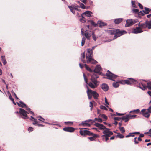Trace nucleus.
<instances>
[{
	"instance_id": "nucleus-59",
	"label": "nucleus",
	"mask_w": 151,
	"mask_h": 151,
	"mask_svg": "<svg viewBox=\"0 0 151 151\" xmlns=\"http://www.w3.org/2000/svg\"><path fill=\"white\" fill-rule=\"evenodd\" d=\"M79 132L81 135H84V130H80Z\"/></svg>"
},
{
	"instance_id": "nucleus-41",
	"label": "nucleus",
	"mask_w": 151,
	"mask_h": 151,
	"mask_svg": "<svg viewBox=\"0 0 151 151\" xmlns=\"http://www.w3.org/2000/svg\"><path fill=\"white\" fill-rule=\"evenodd\" d=\"M129 117L130 119H134L136 118V117L137 116V115H131L130 114H128Z\"/></svg>"
},
{
	"instance_id": "nucleus-36",
	"label": "nucleus",
	"mask_w": 151,
	"mask_h": 151,
	"mask_svg": "<svg viewBox=\"0 0 151 151\" xmlns=\"http://www.w3.org/2000/svg\"><path fill=\"white\" fill-rule=\"evenodd\" d=\"M117 134L116 135V137L119 138H123L124 137V136L123 135L121 134L120 133H117Z\"/></svg>"
},
{
	"instance_id": "nucleus-17",
	"label": "nucleus",
	"mask_w": 151,
	"mask_h": 151,
	"mask_svg": "<svg viewBox=\"0 0 151 151\" xmlns=\"http://www.w3.org/2000/svg\"><path fill=\"white\" fill-rule=\"evenodd\" d=\"M93 14V13L89 11H85V12L82 13L83 14H84L86 16L88 17H90L91 16V14Z\"/></svg>"
},
{
	"instance_id": "nucleus-33",
	"label": "nucleus",
	"mask_w": 151,
	"mask_h": 151,
	"mask_svg": "<svg viewBox=\"0 0 151 151\" xmlns=\"http://www.w3.org/2000/svg\"><path fill=\"white\" fill-rule=\"evenodd\" d=\"M31 117L33 119V120L34 121V122L32 124H33L35 125H37L38 123L37 119H35L34 117H32V116H31Z\"/></svg>"
},
{
	"instance_id": "nucleus-7",
	"label": "nucleus",
	"mask_w": 151,
	"mask_h": 151,
	"mask_svg": "<svg viewBox=\"0 0 151 151\" xmlns=\"http://www.w3.org/2000/svg\"><path fill=\"white\" fill-rule=\"evenodd\" d=\"M19 113L23 116L22 117L24 119H28V117L27 114V111L22 108H19Z\"/></svg>"
},
{
	"instance_id": "nucleus-27",
	"label": "nucleus",
	"mask_w": 151,
	"mask_h": 151,
	"mask_svg": "<svg viewBox=\"0 0 151 151\" xmlns=\"http://www.w3.org/2000/svg\"><path fill=\"white\" fill-rule=\"evenodd\" d=\"M88 85L92 88H94L97 86H95V84H93L91 82H89Z\"/></svg>"
},
{
	"instance_id": "nucleus-51",
	"label": "nucleus",
	"mask_w": 151,
	"mask_h": 151,
	"mask_svg": "<svg viewBox=\"0 0 151 151\" xmlns=\"http://www.w3.org/2000/svg\"><path fill=\"white\" fill-rule=\"evenodd\" d=\"M121 118H119V117H114V120H115V121H116V120H117V121H119L121 119Z\"/></svg>"
},
{
	"instance_id": "nucleus-60",
	"label": "nucleus",
	"mask_w": 151,
	"mask_h": 151,
	"mask_svg": "<svg viewBox=\"0 0 151 151\" xmlns=\"http://www.w3.org/2000/svg\"><path fill=\"white\" fill-rule=\"evenodd\" d=\"M88 135H89L90 136H91V135L92 136L93 135V134H93L91 132H90L89 131H88Z\"/></svg>"
},
{
	"instance_id": "nucleus-8",
	"label": "nucleus",
	"mask_w": 151,
	"mask_h": 151,
	"mask_svg": "<svg viewBox=\"0 0 151 151\" xmlns=\"http://www.w3.org/2000/svg\"><path fill=\"white\" fill-rule=\"evenodd\" d=\"M141 114H142L145 117L148 118L150 113L147 109H144L141 111Z\"/></svg>"
},
{
	"instance_id": "nucleus-19",
	"label": "nucleus",
	"mask_w": 151,
	"mask_h": 151,
	"mask_svg": "<svg viewBox=\"0 0 151 151\" xmlns=\"http://www.w3.org/2000/svg\"><path fill=\"white\" fill-rule=\"evenodd\" d=\"M138 86L142 90H145L146 88V85L143 84L142 83H139Z\"/></svg>"
},
{
	"instance_id": "nucleus-16",
	"label": "nucleus",
	"mask_w": 151,
	"mask_h": 151,
	"mask_svg": "<svg viewBox=\"0 0 151 151\" xmlns=\"http://www.w3.org/2000/svg\"><path fill=\"white\" fill-rule=\"evenodd\" d=\"M90 91H91V95H92L95 99L97 98L99 95L95 91H92L91 89H90Z\"/></svg>"
},
{
	"instance_id": "nucleus-9",
	"label": "nucleus",
	"mask_w": 151,
	"mask_h": 151,
	"mask_svg": "<svg viewBox=\"0 0 151 151\" xmlns=\"http://www.w3.org/2000/svg\"><path fill=\"white\" fill-rule=\"evenodd\" d=\"M101 68L100 65H97L96 66L95 69L93 70V72L96 73L98 74L99 75H101Z\"/></svg>"
},
{
	"instance_id": "nucleus-45",
	"label": "nucleus",
	"mask_w": 151,
	"mask_h": 151,
	"mask_svg": "<svg viewBox=\"0 0 151 151\" xmlns=\"http://www.w3.org/2000/svg\"><path fill=\"white\" fill-rule=\"evenodd\" d=\"M80 7L83 9H86L85 6L84 4L82 3H80Z\"/></svg>"
},
{
	"instance_id": "nucleus-26",
	"label": "nucleus",
	"mask_w": 151,
	"mask_h": 151,
	"mask_svg": "<svg viewBox=\"0 0 151 151\" xmlns=\"http://www.w3.org/2000/svg\"><path fill=\"white\" fill-rule=\"evenodd\" d=\"M84 66L85 67V68L88 71H89L90 72H93V70L90 68L89 66L86 64H85Z\"/></svg>"
},
{
	"instance_id": "nucleus-28",
	"label": "nucleus",
	"mask_w": 151,
	"mask_h": 151,
	"mask_svg": "<svg viewBox=\"0 0 151 151\" xmlns=\"http://www.w3.org/2000/svg\"><path fill=\"white\" fill-rule=\"evenodd\" d=\"M84 35L86 38L88 39H89L90 36L89 35V33L87 31H85L84 33Z\"/></svg>"
},
{
	"instance_id": "nucleus-48",
	"label": "nucleus",
	"mask_w": 151,
	"mask_h": 151,
	"mask_svg": "<svg viewBox=\"0 0 151 151\" xmlns=\"http://www.w3.org/2000/svg\"><path fill=\"white\" fill-rule=\"evenodd\" d=\"M135 1H131V3L132 6L133 7L136 8V5L135 4Z\"/></svg>"
},
{
	"instance_id": "nucleus-6",
	"label": "nucleus",
	"mask_w": 151,
	"mask_h": 151,
	"mask_svg": "<svg viewBox=\"0 0 151 151\" xmlns=\"http://www.w3.org/2000/svg\"><path fill=\"white\" fill-rule=\"evenodd\" d=\"M137 22L136 20L132 19H127L126 21L125 27H129L131 26Z\"/></svg>"
},
{
	"instance_id": "nucleus-63",
	"label": "nucleus",
	"mask_w": 151,
	"mask_h": 151,
	"mask_svg": "<svg viewBox=\"0 0 151 151\" xmlns=\"http://www.w3.org/2000/svg\"><path fill=\"white\" fill-rule=\"evenodd\" d=\"M137 137H136L134 138V143L136 144H138L139 142L138 141H136Z\"/></svg>"
},
{
	"instance_id": "nucleus-52",
	"label": "nucleus",
	"mask_w": 151,
	"mask_h": 151,
	"mask_svg": "<svg viewBox=\"0 0 151 151\" xmlns=\"http://www.w3.org/2000/svg\"><path fill=\"white\" fill-rule=\"evenodd\" d=\"M89 107H91L90 110L91 111L93 108V103L91 101L90 102Z\"/></svg>"
},
{
	"instance_id": "nucleus-34",
	"label": "nucleus",
	"mask_w": 151,
	"mask_h": 151,
	"mask_svg": "<svg viewBox=\"0 0 151 151\" xmlns=\"http://www.w3.org/2000/svg\"><path fill=\"white\" fill-rule=\"evenodd\" d=\"M119 129H120V131H121L122 133H124L125 132V129L123 127H119Z\"/></svg>"
},
{
	"instance_id": "nucleus-38",
	"label": "nucleus",
	"mask_w": 151,
	"mask_h": 151,
	"mask_svg": "<svg viewBox=\"0 0 151 151\" xmlns=\"http://www.w3.org/2000/svg\"><path fill=\"white\" fill-rule=\"evenodd\" d=\"M82 124L84 126H88L89 127L90 125L89 124H88L85 121H83L82 122Z\"/></svg>"
},
{
	"instance_id": "nucleus-35",
	"label": "nucleus",
	"mask_w": 151,
	"mask_h": 151,
	"mask_svg": "<svg viewBox=\"0 0 151 151\" xmlns=\"http://www.w3.org/2000/svg\"><path fill=\"white\" fill-rule=\"evenodd\" d=\"M68 7L70 9V11L74 14H75V12L74 11V9H73L71 6H70L68 5Z\"/></svg>"
},
{
	"instance_id": "nucleus-53",
	"label": "nucleus",
	"mask_w": 151,
	"mask_h": 151,
	"mask_svg": "<svg viewBox=\"0 0 151 151\" xmlns=\"http://www.w3.org/2000/svg\"><path fill=\"white\" fill-rule=\"evenodd\" d=\"M84 76V80H85V81L86 84H88V80H87V78L86 77V76Z\"/></svg>"
},
{
	"instance_id": "nucleus-49",
	"label": "nucleus",
	"mask_w": 151,
	"mask_h": 151,
	"mask_svg": "<svg viewBox=\"0 0 151 151\" xmlns=\"http://www.w3.org/2000/svg\"><path fill=\"white\" fill-rule=\"evenodd\" d=\"M138 15H139L143 16L144 15V13L142 11H140V12L139 11V12H138Z\"/></svg>"
},
{
	"instance_id": "nucleus-18",
	"label": "nucleus",
	"mask_w": 151,
	"mask_h": 151,
	"mask_svg": "<svg viewBox=\"0 0 151 151\" xmlns=\"http://www.w3.org/2000/svg\"><path fill=\"white\" fill-rule=\"evenodd\" d=\"M16 103L17 104L18 106L22 108L24 107H27L26 105L22 101H19V102H17Z\"/></svg>"
},
{
	"instance_id": "nucleus-31",
	"label": "nucleus",
	"mask_w": 151,
	"mask_h": 151,
	"mask_svg": "<svg viewBox=\"0 0 151 151\" xmlns=\"http://www.w3.org/2000/svg\"><path fill=\"white\" fill-rule=\"evenodd\" d=\"M144 9H145V14H148L149 12L151 11V10L149 8L146 7H145Z\"/></svg>"
},
{
	"instance_id": "nucleus-22",
	"label": "nucleus",
	"mask_w": 151,
	"mask_h": 151,
	"mask_svg": "<svg viewBox=\"0 0 151 151\" xmlns=\"http://www.w3.org/2000/svg\"><path fill=\"white\" fill-rule=\"evenodd\" d=\"M87 93L88 99H90L92 98V95H91V91H90V89H89L88 88V90L87 91Z\"/></svg>"
},
{
	"instance_id": "nucleus-55",
	"label": "nucleus",
	"mask_w": 151,
	"mask_h": 151,
	"mask_svg": "<svg viewBox=\"0 0 151 151\" xmlns=\"http://www.w3.org/2000/svg\"><path fill=\"white\" fill-rule=\"evenodd\" d=\"M138 6H139V8L142 9H143V6L139 3H138Z\"/></svg>"
},
{
	"instance_id": "nucleus-40",
	"label": "nucleus",
	"mask_w": 151,
	"mask_h": 151,
	"mask_svg": "<svg viewBox=\"0 0 151 151\" xmlns=\"http://www.w3.org/2000/svg\"><path fill=\"white\" fill-rule=\"evenodd\" d=\"M130 119L128 115H126L125 119L124 121L125 122H127Z\"/></svg>"
},
{
	"instance_id": "nucleus-25",
	"label": "nucleus",
	"mask_w": 151,
	"mask_h": 151,
	"mask_svg": "<svg viewBox=\"0 0 151 151\" xmlns=\"http://www.w3.org/2000/svg\"><path fill=\"white\" fill-rule=\"evenodd\" d=\"M105 76H117L116 75L112 73L109 70H108L107 73H106Z\"/></svg>"
},
{
	"instance_id": "nucleus-56",
	"label": "nucleus",
	"mask_w": 151,
	"mask_h": 151,
	"mask_svg": "<svg viewBox=\"0 0 151 151\" xmlns=\"http://www.w3.org/2000/svg\"><path fill=\"white\" fill-rule=\"evenodd\" d=\"M27 113H28L29 114H32V115L34 116V112L31 111H29L28 112H27Z\"/></svg>"
},
{
	"instance_id": "nucleus-21",
	"label": "nucleus",
	"mask_w": 151,
	"mask_h": 151,
	"mask_svg": "<svg viewBox=\"0 0 151 151\" xmlns=\"http://www.w3.org/2000/svg\"><path fill=\"white\" fill-rule=\"evenodd\" d=\"M83 14H82L81 15V18L80 19V21L82 23H84L86 22V19L83 17Z\"/></svg>"
},
{
	"instance_id": "nucleus-62",
	"label": "nucleus",
	"mask_w": 151,
	"mask_h": 151,
	"mask_svg": "<svg viewBox=\"0 0 151 151\" xmlns=\"http://www.w3.org/2000/svg\"><path fill=\"white\" fill-rule=\"evenodd\" d=\"M65 124H72L73 122H71L70 121H68V122H65Z\"/></svg>"
},
{
	"instance_id": "nucleus-29",
	"label": "nucleus",
	"mask_w": 151,
	"mask_h": 151,
	"mask_svg": "<svg viewBox=\"0 0 151 151\" xmlns=\"http://www.w3.org/2000/svg\"><path fill=\"white\" fill-rule=\"evenodd\" d=\"M146 22L147 23V27L149 29H151V23L150 22H149V21L147 20L146 21Z\"/></svg>"
},
{
	"instance_id": "nucleus-37",
	"label": "nucleus",
	"mask_w": 151,
	"mask_h": 151,
	"mask_svg": "<svg viewBox=\"0 0 151 151\" xmlns=\"http://www.w3.org/2000/svg\"><path fill=\"white\" fill-rule=\"evenodd\" d=\"M92 38L93 40L96 41V40L97 37H96L95 35L94 34V32H92Z\"/></svg>"
},
{
	"instance_id": "nucleus-2",
	"label": "nucleus",
	"mask_w": 151,
	"mask_h": 151,
	"mask_svg": "<svg viewBox=\"0 0 151 151\" xmlns=\"http://www.w3.org/2000/svg\"><path fill=\"white\" fill-rule=\"evenodd\" d=\"M137 82V81L136 80L133 78H129L126 80H123L114 83H113L112 85L114 88H117L119 86V83L123 85L125 84L131 85L133 83L136 84Z\"/></svg>"
},
{
	"instance_id": "nucleus-32",
	"label": "nucleus",
	"mask_w": 151,
	"mask_h": 151,
	"mask_svg": "<svg viewBox=\"0 0 151 151\" xmlns=\"http://www.w3.org/2000/svg\"><path fill=\"white\" fill-rule=\"evenodd\" d=\"M140 27L142 28H146L147 27V23L146 21L144 23H141V25H140Z\"/></svg>"
},
{
	"instance_id": "nucleus-47",
	"label": "nucleus",
	"mask_w": 151,
	"mask_h": 151,
	"mask_svg": "<svg viewBox=\"0 0 151 151\" xmlns=\"http://www.w3.org/2000/svg\"><path fill=\"white\" fill-rule=\"evenodd\" d=\"M100 108L101 109L105 110H107V109L104 106H101L100 107Z\"/></svg>"
},
{
	"instance_id": "nucleus-15",
	"label": "nucleus",
	"mask_w": 151,
	"mask_h": 151,
	"mask_svg": "<svg viewBox=\"0 0 151 151\" xmlns=\"http://www.w3.org/2000/svg\"><path fill=\"white\" fill-rule=\"evenodd\" d=\"M123 19L122 18H116L114 19V22L115 24H118L120 23Z\"/></svg>"
},
{
	"instance_id": "nucleus-12",
	"label": "nucleus",
	"mask_w": 151,
	"mask_h": 151,
	"mask_svg": "<svg viewBox=\"0 0 151 151\" xmlns=\"http://www.w3.org/2000/svg\"><path fill=\"white\" fill-rule=\"evenodd\" d=\"M101 88L104 91H106L109 89V86L107 84L103 83L101 86Z\"/></svg>"
},
{
	"instance_id": "nucleus-43",
	"label": "nucleus",
	"mask_w": 151,
	"mask_h": 151,
	"mask_svg": "<svg viewBox=\"0 0 151 151\" xmlns=\"http://www.w3.org/2000/svg\"><path fill=\"white\" fill-rule=\"evenodd\" d=\"M37 118H38V120L40 121L44 122L45 120V119L41 116H38Z\"/></svg>"
},
{
	"instance_id": "nucleus-61",
	"label": "nucleus",
	"mask_w": 151,
	"mask_h": 151,
	"mask_svg": "<svg viewBox=\"0 0 151 151\" xmlns=\"http://www.w3.org/2000/svg\"><path fill=\"white\" fill-rule=\"evenodd\" d=\"M9 98L12 101H14V99L13 98H12V97L10 94L9 96Z\"/></svg>"
},
{
	"instance_id": "nucleus-10",
	"label": "nucleus",
	"mask_w": 151,
	"mask_h": 151,
	"mask_svg": "<svg viewBox=\"0 0 151 151\" xmlns=\"http://www.w3.org/2000/svg\"><path fill=\"white\" fill-rule=\"evenodd\" d=\"M91 80L96 86H98L99 84V82L97 80V79L99 77L98 76H91Z\"/></svg>"
},
{
	"instance_id": "nucleus-24",
	"label": "nucleus",
	"mask_w": 151,
	"mask_h": 151,
	"mask_svg": "<svg viewBox=\"0 0 151 151\" xmlns=\"http://www.w3.org/2000/svg\"><path fill=\"white\" fill-rule=\"evenodd\" d=\"M1 60L4 65H5L7 63V62L5 59V56H1Z\"/></svg>"
},
{
	"instance_id": "nucleus-30",
	"label": "nucleus",
	"mask_w": 151,
	"mask_h": 151,
	"mask_svg": "<svg viewBox=\"0 0 151 151\" xmlns=\"http://www.w3.org/2000/svg\"><path fill=\"white\" fill-rule=\"evenodd\" d=\"M140 110L139 109L134 110L130 111L129 113H137L139 112Z\"/></svg>"
},
{
	"instance_id": "nucleus-14",
	"label": "nucleus",
	"mask_w": 151,
	"mask_h": 151,
	"mask_svg": "<svg viewBox=\"0 0 151 151\" xmlns=\"http://www.w3.org/2000/svg\"><path fill=\"white\" fill-rule=\"evenodd\" d=\"M117 76H106L103 77V78L112 81H115Z\"/></svg>"
},
{
	"instance_id": "nucleus-46",
	"label": "nucleus",
	"mask_w": 151,
	"mask_h": 151,
	"mask_svg": "<svg viewBox=\"0 0 151 151\" xmlns=\"http://www.w3.org/2000/svg\"><path fill=\"white\" fill-rule=\"evenodd\" d=\"M134 137V135L133 134V133H131L129 134L128 135H127L125 137L126 138L128 137Z\"/></svg>"
},
{
	"instance_id": "nucleus-64",
	"label": "nucleus",
	"mask_w": 151,
	"mask_h": 151,
	"mask_svg": "<svg viewBox=\"0 0 151 151\" xmlns=\"http://www.w3.org/2000/svg\"><path fill=\"white\" fill-rule=\"evenodd\" d=\"M99 122H102V119L101 118H98L97 121Z\"/></svg>"
},
{
	"instance_id": "nucleus-54",
	"label": "nucleus",
	"mask_w": 151,
	"mask_h": 151,
	"mask_svg": "<svg viewBox=\"0 0 151 151\" xmlns=\"http://www.w3.org/2000/svg\"><path fill=\"white\" fill-rule=\"evenodd\" d=\"M88 130H84V136L88 135Z\"/></svg>"
},
{
	"instance_id": "nucleus-42",
	"label": "nucleus",
	"mask_w": 151,
	"mask_h": 151,
	"mask_svg": "<svg viewBox=\"0 0 151 151\" xmlns=\"http://www.w3.org/2000/svg\"><path fill=\"white\" fill-rule=\"evenodd\" d=\"M147 84V87L149 89L151 90V81L148 82Z\"/></svg>"
},
{
	"instance_id": "nucleus-1",
	"label": "nucleus",
	"mask_w": 151,
	"mask_h": 151,
	"mask_svg": "<svg viewBox=\"0 0 151 151\" xmlns=\"http://www.w3.org/2000/svg\"><path fill=\"white\" fill-rule=\"evenodd\" d=\"M94 125L98 127L99 129L103 130L102 133L104 134L102 135L101 137L103 140L105 139L106 142L108 140L109 137L113 134L112 132L109 129L106 128L105 126L101 124L96 122Z\"/></svg>"
},
{
	"instance_id": "nucleus-39",
	"label": "nucleus",
	"mask_w": 151,
	"mask_h": 151,
	"mask_svg": "<svg viewBox=\"0 0 151 151\" xmlns=\"http://www.w3.org/2000/svg\"><path fill=\"white\" fill-rule=\"evenodd\" d=\"M86 38L84 37H83L82 38L81 41V46H82L84 45L85 42Z\"/></svg>"
},
{
	"instance_id": "nucleus-23",
	"label": "nucleus",
	"mask_w": 151,
	"mask_h": 151,
	"mask_svg": "<svg viewBox=\"0 0 151 151\" xmlns=\"http://www.w3.org/2000/svg\"><path fill=\"white\" fill-rule=\"evenodd\" d=\"M88 22H90L91 24L95 27L97 26V24L95 23L93 20H88Z\"/></svg>"
},
{
	"instance_id": "nucleus-57",
	"label": "nucleus",
	"mask_w": 151,
	"mask_h": 151,
	"mask_svg": "<svg viewBox=\"0 0 151 151\" xmlns=\"http://www.w3.org/2000/svg\"><path fill=\"white\" fill-rule=\"evenodd\" d=\"M101 117L106 119H107V117L104 114H103L101 115Z\"/></svg>"
},
{
	"instance_id": "nucleus-11",
	"label": "nucleus",
	"mask_w": 151,
	"mask_h": 151,
	"mask_svg": "<svg viewBox=\"0 0 151 151\" xmlns=\"http://www.w3.org/2000/svg\"><path fill=\"white\" fill-rule=\"evenodd\" d=\"M98 25L100 27L102 28L104 26H107V24L101 20H99L97 21V26Z\"/></svg>"
},
{
	"instance_id": "nucleus-44",
	"label": "nucleus",
	"mask_w": 151,
	"mask_h": 151,
	"mask_svg": "<svg viewBox=\"0 0 151 151\" xmlns=\"http://www.w3.org/2000/svg\"><path fill=\"white\" fill-rule=\"evenodd\" d=\"M132 11L133 13H138L139 11V10L138 9L135 8H133L132 9Z\"/></svg>"
},
{
	"instance_id": "nucleus-4",
	"label": "nucleus",
	"mask_w": 151,
	"mask_h": 151,
	"mask_svg": "<svg viewBox=\"0 0 151 151\" xmlns=\"http://www.w3.org/2000/svg\"><path fill=\"white\" fill-rule=\"evenodd\" d=\"M109 32L111 35H114V39H115L117 37H120L122 35L127 33V32L124 30H120L119 29H114L111 30H109Z\"/></svg>"
},
{
	"instance_id": "nucleus-13",
	"label": "nucleus",
	"mask_w": 151,
	"mask_h": 151,
	"mask_svg": "<svg viewBox=\"0 0 151 151\" xmlns=\"http://www.w3.org/2000/svg\"><path fill=\"white\" fill-rule=\"evenodd\" d=\"M63 130L64 131L70 132H73L74 131V128L71 127L64 128Z\"/></svg>"
},
{
	"instance_id": "nucleus-50",
	"label": "nucleus",
	"mask_w": 151,
	"mask_h": 151,
	"mask_svg": "<svg viewBox=\"0 0 151 151\" xmlns=\"http://www.w3.org/2000/svg\"><path fill=\"white\" fill-rule=\"evenodd\" d=\"M105 101L106 104L107 105H106V107H108V105H109V104L107 100L106 97H105Z\"/></svg>"
},
{
	"instance_id": "nucleus-3",
	"label": "nucleus",
	"mask_w": 151,
	"mask_h": 151,
	"mask_svg": "<svg viewBox=\"0 0 151 151\" xmlns=\"http://www.w3.org/2000/svg\"><path fill=\"white\" fill-rule=\"evenodd\" d=\"M87 53L86 54V58L87 63H91L92 64H96L98 62L92 58L93 50L91 49H88L87 51Z\"/></svg>"
},
{
	"instance_id": "nucleus-20",
	"label": "nucleus",
	"mask_w": 151,
	"mask_h": 151,
	"mask_svg": "<svg viewBox=\"0 0 151 151\" xmlns=\"http://www.w3.org/2000/svg\"><path fill=\"white\" fill-rule=\"evenodd\" d=\"M92 136V137H88V138L91 141L94 140L95 139L98 137V135L96 134H93Z\"/></svg>"
},
{
	"instance_id": "nucleus-5",
	"label": "nucleus",
	"mask_w": 151,
	"mask_h": 151,
	"mask_svg": "<svg viewBox=\"0 0 151 151\" xmlns=\"http://www.w3.org/2000/svg\"><path fill=\"white\" fill-rule=\"evenodd\" d=\"M141 23L140 22L138 25L139 27H136L135 29H134L132 31V33L134 34H138L142 32L143 31L140 29V25Z\"/></svg>"
},
{
	"instance_id": "nucleus-58",
	"label": "nucleus",
	"mask_w": 151,
	"mask_h": 151,
	"mask_svg": "<svg viewBox=\"0 0 151 151\" xmlns=\"http://www.w3.org/2000/svg\"><path fill=\"white\" fill-rule=\"evenodd\" d=\"M33 129L32 127H29L28 129V131H32L33 130Z\"/></svg>"
}]
</instances>
